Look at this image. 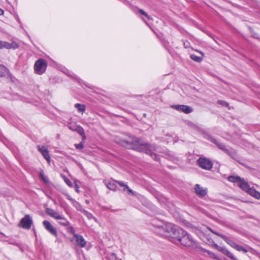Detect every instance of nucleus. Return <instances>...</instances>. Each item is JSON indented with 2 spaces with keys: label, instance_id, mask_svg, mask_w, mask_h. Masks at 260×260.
<instances>
[{
  "label": "nucleus",
  "instance_id": "nucleus-33",
  "mask_svg": "<svg viewBox=\"0 0 260 260\" xmlns=\"http://www.w3.org/2000/svg\"><path fill=\"white\" fill-rule=\"evenodd\" d=\"M125 189H127V192L128 193H131L132 194V195L134 194V192L130 188L128 187V186L127 185H125V188H124L123 189V191H125Z\"/></svg>",
  "mask_w": 260,
  "mask_h": 260
},
{
  "label": "nucleus",
  "instance_id": "nucleus-12",
  "mask_svg": "<svg viewBox=\"0 0 260 260\" xmlns=\"http://www.w3.org/2000/svg\"><path fill=\"white\" fill-rule=\"evenodd\" d=\"M196 193L200 197H203L207 194V188L201 186L199 184H196L194 186Z\"/></svg>",
  "mask_w": 260,
  "mask_h": 260
},
{
  "label": "nucleus",
  "instance_id": "nucleus-8",
  "mask_svg": "<svg viewBox=\"0 0 260 260\" xmlns=\"http://www.w3.org/2000/svg\"><path fill=\"white\" fill-rule=\"evenodd\" d=\"M19 47V45L15 42H13L12 43H10L8 42L0 41V49L6 48L7 49H16Z\"/></svg>",
  "mask_w": 260,
  "mask_h": 260
},
{
  "label": "nucleus",
  "instance_id": "nucleus-23",
  "mask_svg": "<svg viewBox=\"0 0 260 260\" xmlns=\"http://www.w3.org/2000/svg\"><path fill=\"white\" fill-rule=\"evenodd\" d=\"M190 57L193 60L198 62H201L203 60L202 57L198 56L195 54H191Z\"/></svg>",
  "mask_w": 260,
  "mask_h": 260
},
{
  "label": "nucleus",
  "instance_id": "nucleus-35",
  "mask_svg": "<svg viewBox=\"0 0 260 260\" xmlns=\"http://www.w3.org/2000/svg\"><path fill=\"white\" fill-rule=\"evenodd\" d=\"M110 258L111 259V260H116L117 256L116 254L114 253H110Z\"/></svg>",
  "mask_w": 260,
  "mask_h": 260
},
{
  "label": "nucleus",
  "instance_id": "nucleus-29",
  "mask_svg": "<svg viewBox=\"0 0 260 260\" xmlns=\"http://www.w3.org/2000/svg\"><path fill=\"white\" fill-rule=\"evenodd\" d=\"M73 204H74V206L77 208V210L82 212L83 209H82L81 206L78 202L74 201L73 202Z\"/></svg>",
  "mask_w": 260,
  "mask_h": 260
},
{
  "label": "nucleus",
  "instance_id": "nucleus-6",
  "mask_svg": "<svg viewBox=\"0 0 260 260\" xmlns=\"http://www.w3.org/2000/svg\"><path fill=\"white\" fill-rule=\"evenodd\" d=\"M32 224V220L31 218L29 215L27 214L21 219L18 226L23 229L29 230L30 229Z\"/></svg>",
  "mask_w": 260,
  "mask_h": 260
},
{
  "label": "nucleus",
  "instance_id": "nucleus-37",
  "mask_svg": "<svg viewBox=\"0 0 260 260\" xmlns=\"http://www.w3.org/2000/svg\"><path fill=\"white\" fill-rule=\"evenodd\" d=\"M40 176L43 180V181L44 182H47V181L46 178H45V176L44 175V173H43V171L40 172Z\"/></svg>",
  "mask_w": 260,
  "mask_h": 260
},
{
  "label": "nucleus",
  "instance_id": "nucleus-1",
  "mask_svg": "<svg viewBox=\"0 0 260 260\" xmlns=\"http://www.w3.org/2000/svg\"><path fill=\"white\" fill-rule=\"evenodd\" d=\"M118 143L126 148L149 154L154 160L157 161L156 155L154 153L156 150V147L153 144L146 143L140 138L133 137H129L128 140H120Z\"/></svg>",
  "mask_w": 260,
  "mask_h": 260
},
{
  "label": "nucleus",
  "instance_id": "nucleus-2",
  "mask_svg": "<svg viewBox=\"0 0 260 260\" xmlns=\"http://www.w3.org/2000/svg\"><path fill=\"white\" fill-rule=\"evenodd\" d=\"M211 141L214 143L219 149L224 151L226 154L230 156L232 158L235 159L237 157L236 152L232 148H227L224 144L218 142L215 139L212 138Z\"/></svg>",
  "mask_w": 260,
  "mask_h": 260
},
{
  "label": "nucleus",
  "instance_id": "nucleus-25",
  "mask_svg": "<svg viewBox=\"0 0 260 260\" xmlns=\"http://www.w3.org/2000/svg\"><path fill=\"white\" fill-rule=\"evenodd\" d=\"M82 212L89 219H93L95 220H96V218L91 213L87 212V211L82 210Z\"/></svg>",
  "mask_w": 260,
  "mask_h": 260
},
{
  "label": "nucleus",
  "instance_id": "nucleus-10",
  "mask_svg": "<svg viewBox=\"0 0 260 260\" xmlns=\"http://www.w3.org/2000/svg\"><path fill=\"white\" fill-rule=\"evenodd\" d=\"M214 247L221 252L223 254L226 255L228 257L230 258L232 260H238L236 257L226 248L218 246L217 244H214Z\"/></svg>",
  "mask_w": 260,
  "mask_h": 260
},
{
  "label": "nucleus",
  "instance_id": "nucleus-21",
  "mask_svg": "<svg viewBox=\"0 0 260 260\" xmlns=\"http://www.w3.org/2000/svg\"><path fill=\"white\" fill-rule=\"evenodd\" d=\"M242 179L239 176H230L228 177V180L229 181L232 182H238L239 184Z\"/></svg>",
  "mask_w": 260,
  "mask_h": 260
},
{
  "label": "nucleus",
  "instance_id": "nucleus-30",
  "mask_svg": "<svg viewBox=\"0 0 260 260\" xmlns=\"http://www.w3.org/2000/svg\"><path fill=\"white\" fill-rule=\"evenodd\" d=\"M76 131L78 132L80 135H83L84 133V131L82 127L81 126H78L76 129Z\"/></svg>",
  "mask_w": 260,
  "mask_h": 260
},
{
  "label": "nucleus",
  "instance_id": "nucleus-17",
  "mask_svg": "<svg viewBox=\"0 0 260 260\" xmlns=\"http://www.w3.org/2000/svg\"><path fill=\"white\" fill-rule=\"evenodd\" d=\"M247 192L257 199H260V192L256 190L253 187H250Z\"/></svg>",
  "mask_w": 260,
  "mask_h": 260
},
{
  "label": "nucleus",
  "instance_id": "nucleus-16",
  "mask_svg": "<svg viewBox=\"0 0 260 260\" xmlns=\"http://www.w3.org/2000/svg\"><path fill=\"white\" fill-rule=\"evenodd\" d=\"M38 150L41 153L44 158L46 159L48 162H49L50 160V157L48 153L47 148L45 146H38Z\"/></svg>",
  "mask_w": 260,
  "mask_h": 260
},
{
  "label": "nucleus",
  "instance_id": "nucleus-11",
  "mask_svg": "<svg viewBox=\"0 0 260 260\" xmlns=\"http://www.w3.org/2000/svg\"><path fill=\"white\" fill-rule=\"evenodd\" d=\"M43 224L44 228L49 232L52 235L57 236V231L56 229L51 224L50 222L47 220H44L43 222Z\"/></svg>",
  "mask_w": 260,
  "mask_h": 260
},
{
  "label": "nucleus",
  "instance_id": "nucleus-32",
  "mask_svg": "<svg viewBox=\"0 0 260 260\" xmlns=\"http://www.w3.org/2000/svg\"><path fill=\"white\" fill-rule=\"evenodd\" d=\"M75 146L78 149H82L84 147L83 143L81 142L79 144H76Z\"/></svg>",
  "mask_w": 260,
  "mask_h": 260
},
{
  "label": "nucleus",
  "instance_id": "nucleus-39",
  "mask_svg": "<svg viewBox=\"0 0 260 260\" xmlns=\"http://www.w3.org/2000/svg\"><path fill=\"white\" fill-rule=\"evenodd\" d=\"M189 43L187 41L184 42V46L186 48H187L189 47Z\"/></svg>",
  "mask_w": 260,
  "mask_h": 260
},
{
  "label": "nucleus",
  "instance_id": "nucleus-19",
  "mask_svg": "<svg viewBox=\"0 0 260 260\" xmlns=\"http://www.w3.org/2000/svg\"><path fill=\"white\" fill-rule=\"evenodd\" d=\"M221 238L223 239L230 246L234 248L236 245L237 244L236 243H235L233 241L230 239L229 238H228L225 236H221Z\"/></svg>",
  "mask_w": 260,
  "mask_h": 260
},
{
  "label": "nucleus",
  "instance_id": "nucleus-5",
  "mask_svg": "<svg viewBox=\"0 0 260 260\" xmlns=\"http://www.w3.org/2000/svg\"><path fill=\"white\" fill-rule=\"evenodd\" d=\"M178 241L185 246H191L193 243L192 238L185 231H184L183 234L180 235Z\"/></svg>",
  "mask_w": 260,
  "mask_h": 260
},
{
  "label": "nucleus",
  "instance_id": "nucleus-34",
  "mask_svg": "<svg viewBox=\"0 0 260 260\" xmlns=\"http://www.w3.org/2000/svg\"><path fill=\"white\" fill-rule=\"evenodd\" d=\"M218 103L225 107H226L229 105V104L227 102L223 101H218Z\"/></svg>",
  "mask_w": 260,
  "mask_h": 260
},
{
  "label": "nucleus",
  "instance_id": "nucleus-24",
  "mask_svg": "<svg viewBox=\"0 0 260 260\" xmlns=\"http://www.w3.org/2000/svg\"><path fill=\"white\" fill-rule=\"evenodd\" d=\"M234 249L238 251H243L245 253H247L248 251L246 249L238 244L236 245L235 247H234Z\"/></svg>",
  "mask_w": 260,
  "mask_h": 260
},
{
  "label": "nucleus",
  "instance_id": "nucleus-13",
  "mask_svg": "<svg viewBox=\"0 0 260 260\" xmlns=\"http://www.w3.org/2000/svg\"><path fill=\"white\" fill-rule=\"evenodd\" d=\"M176 225L173 224L171 223H168L166 224H164L161 226V228L162 230L164 231V235L167 237V234H170L174 228H175Z\"/></svg>",
  "mask_w": 260,
  "mask_h": 260
},
{
  "label": "nucleus",
  "instance_id": "nucleus-14",
  "mask_svg": "<svg viewBox=\"0 0 260 260\" xmlns=\"http://www.w3.org/2000/svg\"><path fill=\"white\" fill-rule=\"evenodd\" d=\"M46 213L47 215L54 219H63V216L62 215L51 208H47L46 209Z\"/></svg>",
  "mask_w": 260,
  "mask_h": 260
},
{
  "label": "nucleus",
  "instance_id": "nucleus-38",
  "mask_svg": "<svg viewBox=\"0 0 260 260\" xmlns=\"http://www.w3.org/2000/svg\"><path fill=\"white\" fill-rule=\"evenodd\" d=\"M115 182L118 184L120 186H123L124 188H125V185H126L123 182L120 181H115Z\"/></svg>",
  "mask_w": 260,
  "mask_h": 260
},
{
  "label": "nucleus",
  "instance_id": "nucleus-42",
  "mask_svg": "<svg viewBox=\"0 0 260 260\" xmlns=\"http://www.w3.org/2000/svg\"><path fill=\"white\" fill-rule=\"evenodd\" d=\"M4 13V11L2 9H0V15H3Z\"/></svg>",
  "mask_w": 260,
  "mask_h": 260
},
{
  "label": "nucleus",
  "instance_id": "nucleus-4",
  "mask_svg": "<svg viewBox=\"0 0 260 260\" xmlns=\"http://www.w3.org/2000/svg\"><path fill=\"white\" fill-rule=\"evenodd\" d=\"M198 165L203 169L210 170L212 169V161L206 157H200L197 160Z\"/></svg>",
  "mask_w": 260,
  "mask_h": 260
},
{
  "label": "nucleus",
  "instance_id": "nucleus-20",
  "mask_svg": "<svg viewBox=\"0 0 260 260\" xmlns=\"http://www.w3.org/2000/svg\"><path fill=\"white\" fill-rule=\"evenodd\" d=\"M8 74L7 69L3 65L0 64V77H5Z\"/></svg>",
  "mask_w": 260,
  "mask_h": 260
},
{
  "label": "nucleus",
  "instance_id": "nucleus-31",
  "mask_svg": "<svg viewBox=\"0 0 260 260\" xmlns=\"http://www.w3.org/2000/svg\"><path fill=\"white\" fill-rule=\"evenodd\" d=\"M63 178L64 182L66 183V184L68 186H69L70 187L72 186V182H71V181L69 179L66 178L65 176H63Z\"/></svg>",
  "mask_w": 260,
  "mask_h": 260
},
{
  "label": "nucleus",
  "instance_id": "nucleus-43",
  "mask_svg": "<svg viewBox=\"0 0 260 260\" xmlns=\"http://www.w3.org/2000/svg\"><path fill=\"white\" fill-rule=\"evenodd\" d=\"M75 185H76V188H76V191H77V192H79V189H78L79 186H78V185H77V184H76Z\"/></svg>",
  "mask_w": 260,
  "mask_h": 260
},
{
  "label": "nucleus",
  "instance_id": "nucleus-28",
  "mask_svg": "<svg viewBox=\"0 0 260 260\" xmlns=\"http://www.w3.org/2000/svg\"><path fill=\"white\" fill-rule=\"evenodd\" d=\"M68 232L72 234L73 235V237H75V235H77L75 233V230L73 226H70L68 228Z\"/></svg>",
  "mask_w": 260,
  "mask_h": 260
},
{
  "label": "nucleus",
  "instance_id": "nucleus-3",
  "mask_svg": "<svg viewBox=\"0 0 260 260\" xmlns=\"http://www.w3.org/2000/svg\"><path fill=\"white\" fill-rule=\"evenodd\" d=\"M46 61L43 59H40L37 60L34 65V69L38 74L41 75L45 72L47 68Z\"/></svg>",
  "mask_w": 260,
  "mask_h": 260
},
{
  "label": "nucleus",
  "instance_id": "nucleus-22",
  "mask_svg": "<svg viewBox=\"0 0 260 260\" xmlns=\"http://www.w3.org/2000/svg\"><path fill=\"white\" fill-rule=\"evenodd\" d=\"M75 107L78 109L79 112H81L82 113L84 112L86 109L85 106L84 105L78 103L75 104Z\"/></svg>",
  "mask_w": 260,
  "mask_h": 260
},
{
  "label": "nucleus",
  "instance_id": "nucleus-36",
  "mask_svg": "<svg viewBox=\"0 0 260 260\" xmlns=\"http://www.w3.org/2000/svg\"><path fill=\"white\" fill-rule=\"evenodd\" d=\"M140 13L142 15H144L145 16H146L148 19H149V16L147 15V14L146 13H145L143 10L142 9H139V10Z\"/></svg>",
  "mask_w": 260,
  "mask_h": 260
},
{
  "label": "nucleus",
  "instance_id": "nucleus-27",
  "mask_svg": "<svg viewBox=\"0 0 260 260\" xmlns=\"http://www.w3.org/2000/svg\"><path fill=\"white\" fill-rule=\"evenodd\" d=\"M61 221H59V224L63 226H68L70 225V222L63 216V219H60Z\"/></svg>",
  "mask_w": 260,
  "mask_h": 260
},
{
  "label": "nucleus",
  "instance_id": "nucleus-7",
  "mask_svg": "<svg viewBox=\"0 0 260 260\" xmlns=\"http://www.w3.org/2000/svg\"><path fill=\"white\" fill-rule=\"evenodd\" d=\"M184 234V231L176 226L170 234H167V237L172 238L175 240H178L180 235Z\"/></svg>",
  "mask_w": 260,
  "mask_h": 260
},
{
  "label": "nucleus",
  "instance_id": "nucleus-40",
  "mask_svg": "<svg viewBox=\"0 0 260 260\" xmlns=\"http://www.w3.org/2000/svg\"><path fill=\"white\" fill-rule=\"evenodd\" d=\"M211 231L213 233L215 234V235H217V236H219V237H221V236H224L223 235H221V234H219V233H218L215 232H214L213 231H211Z\"/></svg>",
  "mask_w": 260,
  "mask_h": 260
},
{
  "label": "nucleus",
  "instance_id": "nucleus-18",
  "mask_svg": "<svg viewBox=\"0 0 260 260\" xmlns=\"http://www.w3.org/2000/svg\"><path fill=\"white\" fill-rule=\"evenodd\" d=\"M238 185L241 189L246 192H247L250 188L248 183L245 181L243 179H242Z\"/></svg>",
  "mask_w": 260,
  "mask_h": 260
},
{
  "label": "nucleus",
  "instance_id": "nucleus-26",
  "mask_svg": "<svg viewBox=\"0 0 260 260\" xmlns=\"http://www.w3.org/2000/svg\"><path fill=\"white\" fill-rule=\"evenodd\" d=\"M107 187L110 189V190H115L116 189V185L114 183H113V182H108L107 183V184H106Z\"/></svg>",
  "mask_w": 260,
  "mask_h": 260
},
{
  "label": "nucleus",
  "instance_id": "nucleus-44",
  "mask_svg": "<svg viewBox=\"0 0 260 260\" xmlns=\"http://www.w3.org/2000/svg\"><path fill=\"white\" fill-rule=\"evenodd\" d=\"M86 203L88 204V201L87 200L86 201Z\"/></svg>",
  "mask_w": 260,
  "mask_h": 260
},
{
  "label": "nucleus",
  "instance_id": "nucleus-41",
  "mask_svg": "<svg viewBox=\"0 0 260 260\" xmlns=\"http://www.w3.org/2000/svg\"><path fill=\"white\" fill-rule=\"evenodd\" d=\"M82 137V140H85L86 139V136L85 133H84L83 135H81Z\"/></svg>",
  "mask_w": 260,
  "mask_h": 260
},
{
  "label": "nucleus",
  "instance_id": "nucleus-9",
  "mask_svg": "<svg viewBox=\"0 0 260 260\" xmlns=\"http://www.w3.org/2000/svg\"><path fill=\"white\" fill-rule=\"evenodd\" d=\"M171 108L177 111L183 112L186 114L190 113L192 111V109L190 107L186 105H174L171 106Z\"/></svg>",
  "mask_w": 260,
  "mask_h": 260
},
{
  "label": "nucleus",
  "instance_id": "nucleus-15",
  "mask_svg": "<svg viewBox=\"0 0 260 260\" xmlns=\"http://www.w3.org/2000/svg\"><path fill=\"white\" fill-rule=\"evenodd\" d=\"M74 240L75 241L76 245L80 247H84L86 244V241L81 235H75Z\"/></svg>",
  "mask_w": 260,
  "mask_h": 260
}]
</instances>
